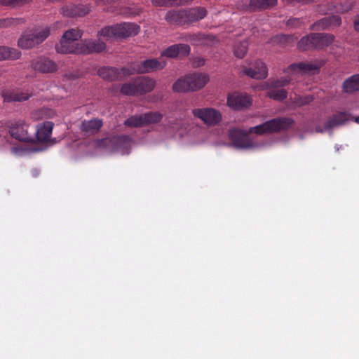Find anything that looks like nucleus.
I'll list each match as a JSON object with an SVG mask.
<instances>
[{
	"label": "nucleus",
	"mask_w": 359,
	"mask_h": 359,
	"mask_svg": "<svg viewBox=\"0 0 359 359\" xmlns=\"http://www.w3.org/2000/svg\"><path fill=\"white\" fill-rule=\"evenodd\" d=\"M132 142L133 140L129 135H118L95 140L93 144L97 148L110 152L118 151L126 154L129 153Z\"/></svg>",
	"instance_id": "nucleus-1"
},
{
	"label": "nucleus",
	"mask_w": 359,
	"mask_h": 359,
	"mask_svg": "<svg viewBox=\"0 0 359 359\" xmlns=\"http://www.w3.org/2000/svg\"><path fill=\"white\" fill-rule=\"evenodd\" d=\"M294 123V121L287 117L276 118L267 121L262 124L251 127L248 133L257 135L278 133L289 128Z\"/></svg>",
	"instance_id": "nucleus-2"
},
{
	"label": "nucleus",
	"mask_w": 359,
	"mask_h": 359,
	"mask_svg": "<svg viewBox=\"0 0 359 359\" xmlns=\"http://www.w3.org/2000/svg\"><path fill=\"white\" fill-rule=\"evenodd\" d=\"M334 39L331 34L313 33L304 36L298 43V48L302 50L310 48L323 49L330 46Z\"/></svg>",
	"instance_id": "nucleus-3"
},
{
	"label": "nucleus",
	"mask_w": 359,
	"mask_h": 359,
	"mask_svg": "<svg viewBox=\"0 0 359 359\" xmlns=\"http://www.w3.org/2000/svg\"><path fill=\"white\" fill-rule=\"evenodd\" d=\"M11 136L19 141L32 142L34 136L30 133V126L23 120L15 121L8 126Z\"/></svg>",
	"instance_id": "nucleus-4"
},
{
	"label": "nucleus",
	"mask_w": 359,
	"mask_h": 359,
	"mask_svg": "<svg viewBox=\"0 0 359 359\" xmlns=\"http://www.w3.org/2000/svg\"><path fill=\"white\" fill-rule=\"evenodd\" d=\"M166 65L165 61H159L158 59H147L142 62H133L129 69L132 72V74H146L157 70L163 69Z\"/></svg>",
	"instance_id": "nucleus-5"
},
{
	"label": "nucleus",
	"mask_w": 359,
	"mask_h": 359,
	"mask_svg": "<svg viewBox=\"0 0 359 359\" xmlns=\"http://www.w3.org/2000/svg\"><path fill=\"white\" fill-rule=\"evenodd\" d=\"M49 35V27H46L36 33L24 34L18 40V46L24 49L32 48L42 43Z\"/></svg>",
	"instance_id": "nucleus-6"
},
{
	"label": "nucleus",
	"mask_w": 359,
	"mask_h": 359,
	"mask_svg": "<svg viewBox=\"0 0 359 359\" xmlns=\"http://www.w3.org/2000/svg\"><path fill=\"white\" fill-rule=\"evenodd\" d=\"M192 113L195 117L200 118L205 124L214 126L222 121V114L219 111L213 108L194 109Z\"/></svg>",
	"instance_id": "nucleus-7"
},
{
	"label": "nucleus",
	"mask_w": 359,
	"mask_h": 359,
	"mask_svg": "<svg viewBox=\"0 0 359 359\" xmlns=\"http://www.w3.org/2000/svg\"><path fill=\"white\" fill-rule=\"evenodd\" d=\"M97 73L104 80L109 81L121 80L132 74L129 68L118 69L112 67H102L99 69Z\"/></svg>",
	"instance_id": "nucleus-8"
},
{
	"label": "nucleus",
	"mask_w": 359,
	"mask_h": 359,
	"mask_svg": "<svg viewBox=\"0 0 359 359\" xmlns=\"http://www.w3.org/2000/svg\"><path fill=\"white\" fill-rule=\"evenodd\" d=\"M229 139L233 145L239 149H250L254 147V143L248 133L239 129H233L229 132Z\"/></svg>",
	"instance_id": "nucleus-9"
},
{
	"label": "nucleus",
	"mask_w": 359,
	"mask_h": 359,
	"mask_svg": "<svg viewBox=\"0 0 359 359\" xmlns=\"http://www.w3.org/2000/svg\"><path fill=\"white\" fill-rule=\"evenodd\" d=\"M252 104L251 97L246 93H233L228 96L227 105L234 110H241Z\"/></svg>",
	"instance_id": "nucleus-10"
},
{
	"label": "nucleus",
	"mask_w": 359,
	"mask_h": 359,
	"mask_svg": "<svg viewBox=\"0 0 359 359\" xmlns=\"http://www.w3.org/2000/svg\"><path fill=\"white\" fill-rule=\"evenodd\" d=\"M322 62L315 63L299 62L290 65L285 72L300 73L302 74H315L319 72L322 67Z\"/></svg>",
	"instance_id": "nucleus-11"
},
{
	"label": "nucleus",
	"mask_w": 359,
	"mask_h": 359,
	"mask_svg": "<svg viewBox=\"0 0 359 359\" xmlns=\"http://www.w3.org/2000/svg\"><path fill=\"white\" fill-rule=\"evenodd\" d=\"M182 39L185 41L191 43L194 46H211L217 41L215 36L202 33L187 34Z\"/></svg>",
	"instance_id": "nucleus-12"
},
{
	"label": "nucleus",
	"mask_w": 359,
	"mask_h": 359,
	"mask_svg": "<svg viewBox=\"0 0 359 359\" xmlns=\"http://www.w3.org/2000/svg\"><path fill=\"white\" fill-rule=\"evenodd\" d=\"M106 48V45L100 39L98 40H85L80 43L79 54H89L92 53H100Z\"/></svg>",
	"instance_id": "nucleus-13"
},
{
	"label": "nucleus",
	"mask_w": 359,
	"mask_h": 359,
	"mask_svg": "<svg viewBox=\"0 0 359 359\" xmlns=\"http://www.w3.org/2000/svg\"><path fill=\"white\" fill-rule=\"evenodd\" d=\"M90 11V8L87 5H70L61 8L62 15L69 18L83 17Z\"/></svg>",
	"instance_id": "nucleus-14"
},
{
	"label": "nucleus",
	"mask_w": 359,
	"mask_h": 359,
	"mask_svg": "<svg viewBox=\"0 0 359 359\" xmlns=\"http://www.w3.org/2000/svg\"><path fill=\"white\" fill-rule=\"evenodd\" d=\"M116 38H126L137 35L140 32V26L135 23L123 22L115 25Z\"/></svg>",
	"instance_id": "nucleus-15"
},
{
	"label": "nucleus",
	"mask_w": 359,
	"mask_h": 359,
	"mask_svg": "<svg viewBox=\"0 0 359 359\" xmlns=\"http://www.w3.org/2000/svg\"><path fill=\"white\" fill-rule=\"evenodd\" d=\"M32 67L41 73H53L57 70V65L47 57H39L33 61Z\"/></svg>",
	"instance_id": "nucleus-16"
},
{
	"label": "nucleus",
	"mask_w": 359,
	"mask_h": 359,
	"mask_svg": "<svg viewBox=\"0 0 359 359\" xmlns=\"http://www.w3.org/2000/svg\"><path fill=\"white\" fill-rule=\"evenodd\" d=\"M190 46L187 44L179 43L168 47L161 53V56L173 58L177 56H187L190 53Z\"/></svg>",
	"instance_id": "nucleus-17"
},
{
	"label": "nucleus",
	"mask_w": 359,
	"mask_h": 359,
	"mask_svg": "<svg viewBox=\"0 0 359 359\" xmlns=\"http://www.w3.org/2000/svg\"><path fill=\"white\" fill-rule=\"evenodd\" d=\"M165 18L170 25H184L188 24L186 9L170 11L166 13Z\"/></svg>",
	"instance_id": "nucleus-18"
},
{
	"label": "nucleus",
	"mask_w": 359,
	"mask_h": 359,
	"mask_svg": "<svg viewBox=\"0 0 359 359\" xmlns=\"http://www.w3.org/2000/svg\"><path fill=\"white\" fill-rule=\"evenodd\" d=\"M54 123L51 121H46L37 126L35 130V135L38 142H47L52 134Z\"/></svg>",
	"instance_id": "nucleus-19"
},
{
	"label": "nucleus",
	"mask_w": 359,
	"mask_h": 359,
	"mask_svg": "<svg viewBox=\"0 0 359 359\" xmlns=\"http://www.w3.org/2000/svg\"><path fill=\"white\" fill-rule=\"evenodd\" d=\"M80 43H74L72 41L67 40V38L62 36L60 43L57 44L55 49L60 53H74L79 54V50Z\"/></svg>",
	"instance_id": "nucleus-20"
},
{
	"label": "nucleus",
	"mask_w": 359,
	"mask_h": 359,
	"mask_svg": "<svg viewBox=\"0 0 359 359\" xmlns=\"http://www.w3.org/2000/svg\"><path fill=\"white\" fill-rule=\"evenodd\" d=\"M341 24V18L339 15H333L325 17L318 20L313 26L316 29L326 30L331 27H339Z\"/></svg>",
	"instance_id": "nucleus-21"
},
{
	"label": "nucleus",
	"mask_w": 359,
	"mask_h": 359,
	"mask_svg": "<svg viewBox=\"0 0 359 359\" xmlns=\"http://www.w3.org/2000/svg\"><path fill=\"white\" fill-rule=\"evenodd\" d=\"M244 72L253 79H262L267 76V68L263 62L257 60L255 62L254 67L245 68Z\"/></svg>",
	"instance_id": "nucleus-22"
},
{
	"label": "nucleus",
	"mask_w": 359,
	"mask_h": 359,
	"mask_svg": "<svg viewBox=\"0 0 359 359\" xmlns=\"http://www.w3.org/2000/svg\"><path fill=\"white\" fill-rule=\"evenodd\" d=\"M138 94L142 95L151 92L155 87V81L146 76H138L135 79Z\"/></svg>",
	"instance_id": "nucleus-23"
},
{
	"label": "nucleus",
	"mask_w": 359,
	"mask_h": 359,
	"mask_svg": "<svg viewBox=\"0 0 359 359\" xmlns=\"http://www.w3.org/2000/svg\"><path fill=\"white\" fill-rule=\"evenodd\" d=\"M188 76L192 88V91H196L201 89L209 81V76L206 74L193 73L188 74Z\"/></svg>",
	"instance_id": "nucleus-24"
},
{
	"label": "nucleus",
	"mask_w": 359,
	"mask_h": 359,
	"mask_svg": "<svg viewBox=\"0 0 359 359\" xmlns=\"http://www.w3.org/2000/svg\"><path fill=\"white\" fill-rule=\"evenodd\" d=\"M350 118V114L346 112H337L329 117L326 121V128L330 130L339 127L346 123Z\"/></svg>",
	"instance_id": "nucleus-25"
},
{
	"label": "nucleus",
	"mask_w": 359,
	"mask_h": 359,
	"mask_svg": "<svg viewBox=\"0 0 359 359\" xmlns=\"http://www.w3.org/2000/svg\"><path fill=\"white\" fill-rule=\"evenodd\" d=\"M277 0H250L246 10L250 12L269 9L277 4Z\"/></svg>",
	"instance_id": "nucleus-26"
},
{
	"label": "nucleus",
	"mask_w": 359,
	"mask_h": 359,
	"mask_svg": "<svg viewBox=\"0 0 359 359\" xmlns=\"http://www.w3.org/2000/svg\"><path fill=\"white\" fill-rule=\"evenodd\" d=\"M103 123L102 120L94 118L91 120H84L81 122V130L90 135L96 133L102 128Z\"/></svg>",
	"instance_id": "nucleus-27"
},
{
	"label": "nucleus",
	"mask_w": 359,
	"mask_h": 359,
	"mask_svg": "<svg viewBox=\"0 0 359 359\" xmlns=\"http://www.w3.org/2000/svg\"><path fill=\"white\" fill-rule=\"evenodd\" d=\"M188 24L199 21L207 15V10L203 7H194L186 10Z\"/></svg>",
	"instance_id": "nucleus-28"
},
{
	"label": "nucleus",
	"mask_w": 359,
	"mask_h": 359,
	"mask_svg": "<svg viewBox=\"0 0 359 359\" xmlns=\"http://www.w3.org/2000/svg\"><path fill=\"white\" fill-rule=\"evenodd\" d=\"M30 94L20 90L7 91L3 97L5 102H22L29 98Z\"/></svg>",
	"instance_id": "nucleus-29"
},
{
	"label": "nucleus",
	"mask_w": 359,
	"mask_h": 359,
	"mask_svg": "<svg viewBox=\"0 0 359 359\" xmlns=\"http://www.w3.org/2000/svg\"><path fill=\"white\" fill-rule=\"evenodd\" d=\"M342 88L345 93L359 91V74L346 79L343 83Z\"/></svg>",
	"instance_id": "nucleus-30"
},
{
	"label": "nucleus",
	"mask_w": 359,
	"mask_h": 359,
	"mask_svg": "<svg viewBox=\"0 0 359 359\" xmlns=\"http://www.w3.org/2000/svg\"><path fill=\"white\" fill-rule=\"evenodd\" d=\"M188 75L178 79L172 85V90L177 93L192 91Z\"/></svg>",
	"instance_id": "nucleus-31"
},
{
	"label": "nucleus",
	"mask_w": 359,
	"mask_h": 359,
	"mask_svg": "<svg viewBox=\"0 0 359 359\" xmlns=\"http://www.w3.org/2000/svg\"><path fill=\"white\" fill-rule=\"evenodd\" d=\"M143 122L144 126H147L151 123H157L160 122L163 118V115L158 112H148L142 114Z\"/></svg>",
	"instance_id": "nucleus-32"
},
{
	"label": "nucleus",
	"mask_w": 359,
	"mask_h": 359,
	"mask_svg": "<svg viewBox=\"0 0 359 359\" xmlns=\"http://www.w3.org/2000/svg\"><path fill=\"white\" fill-rule=\"evenodd\" d=\"M267 94L270 98L277 101H282L285 100L287 95V93L285 90L275 87H271Z\"/></svg>",
	"instance_id": "nucleus-33"
},
{
	"label": "nucleus",
	"mask_w": 359,
	"mask_h": 359,
	"mask_svg": "<svg viewBox=\"0 0 359 359\" xmlns=\"http://www.w3.org/2000/svg\"><path fill=\"white\" fill-rule=\"evenodd\" d=\"M20 53L15 49L6 46H0V60L7 59H16L19 57Z\"/></svg>",
	"instance_id": "nucleus-34"
},
{
	"label": "nucleus",
	"mask_w": 359,
	"mask_h": 359,
	"mask_svg": "<svg viewBox=\"0 0 359 359\" xmlns=\"http://www.w3.org/2000/svg\"><path fill=\"white\" fill-rule=\"evenodd\" d=\"M124 125L130 128H138L144 126L142 115H134L128 118L124 121Z\"/></svg>",
	"instance_id": "nucleus-35"
},
{
	"label": "nucleus",
	"mask_w": 359,
	"mask_h": 359,
	"mask_svg": "<svg viewBox=\"0 0 359 359\" xmlns=\"http://www.w3.org/2000/svg\"><path fill=\"white\" fill-rule=\"evenodd\" d=\"M121 93L126 95H135L138 94L135 79L130 82L123 83L121 88Z\"/></svg>",
	"instance_id": "nucleus-36"
},
{
	"label": "nucleus",
	"mask_w": 359,
	"mask_h": 359,
	"mask_svg": "<svg viewBox=\"0 0 359 359\" xmlns=\"http://www.w3.org/2000/svg\"><path fill=\"white\" fill-rule=\"evenodd\" d=\"M62 36L67 38V40H70L76 43V41L81 38L82 32L79 29H70L66 31Z\"/></svg>",
	"instance_id": "nucleus-37"
},
{
	"label": "nucleus",
	"mask_w": 359,
	"mask_h": 359,
	"mask_svg": "<svg viewBox=\"0 0 359 359\" xmlns=\"http://www.w3.org/2000/svg\"><path fill=\"white\" fill-rule=\"evenodd\" d=\"M248 50V43L245 41H241L234 46V55L238 58H243Z\"/></svg>",
	"instance_id": "nucleus-38"
},
{
	"label": "nucleus",
	"mask_w": 359,
	"mask_h": 359,
	"mask_svg": "<svg viewBox=\"0 0 359 359\" xmlns=\"http://www.w3.org/2000/svg\"><path fill=\"white\" fill-rule=\"evenodd\" d=\"M292 102L297 107L304 106L306 104H309L313 101V97L310 95L306 96H299L295 95V96L292 98L291 97Z\"/></svg>",
	"instance_id": "nucleus-39"
},
{
	"label": "nucleus",
	"mask_w": 359,
	"mask_h": 359,
	"mask_svg": "<svg viewBox=\"0 0 359 359\" xmlns=\"http://www.w3.org/2000/svg\"><path fill=\"white\" fill-rule=\"evenodd\" d=\"M29 1L30 0H0V5L15 8L28 4Z\"/></svg>",
	"instance_id": "nucleus-40"
},
{
	"label": "nucleus",
	"mask_w": 359,
	"mask_h": 359,
	"mask_svg": "<svg viewBox=\"0 0 359 359\" xmlns=\"http://www.w3.org/2000/svg\"><path fill=\"white\" fill-rule=\"evenodd\" d=\"M116 26H108L102 28L100 32L99 35L100 36L110 38V37H116Z\"/></svg>",
	"instance_id": "nucleus-41"
},
{
	"label": "nucleus",
	"mask_w": 359,
	"mask_h": 359,
	"mask_svg": "<svg viewBox=\"0 0 359 359\" xmlns=\"http://www.w3.org/2000/svg\"><path fill=\"white\" fill-rule=\"evenodd\" d=\"M291 81L290 78H282L280 79H276L271 82V87L281 88L287 85Z\"/></svg>",
	"instance_id": "nucleus-42"
},
{
	"label": "nucleus",
	"mask_w": 359,
	"mask_h": 359,
	"mask_svg": "<svg viewBox=\"0 0 359 359\" xmlns=\"http://www.w3.org/2000/svg\"><path fill=\"white\" fill-rule=\"evenodd\" d=\"M19 21L17 18H4L0 19V28L8 27L12 25L16 24Z\"/></svg>",
	"instance_id": "nucleus-43"
},
{
	"label": "nucleus",
	"mask_w": 359,
	"mask_h": 359,
	"mask_svg": "<svg viewBox=\"0 0 359 359\" xmlns=\"http://www.w3.org/2000/svg\"><path fill=\"white\" fill-rule=\"evenodd\" d=\"M151 3L154 6H165L173 4L172 0H151Z\"/></svg>",
	"instance_id": "nucleus-44"
},
{
	"label": "nucleus",
	"mask_w": 359,
	"mask_h": 359,
	"mask_svg": "<svg viewBox=\"0 0 359 359\" xmlns=\"http://www.w3.org/2000/svg\"><path fill=\"white\" fill-rule=\"evenodd\" d=\"M302 24L299 18H290L287 21V25L290 27H298Z\"/></svg>",
	"instance_id": "nucleus-45"
},
{
	"label": "nucleus",
	"mask_w": 359,
	"mask_h": 359,
	"mask_svg": "<svg viewBox=\"0 0 359 359\" xmlns=\"http://www.w3.org/2000/svg\"><path fill=\"white\" fill-rule=\"evenodd\" d=\"M351 8V6L349 4L345 6L340 4L339 7H335V10L337 12H340L342 13L348 12Z\"/></svg>",
	"instance_id": "nucleus-46"
},
{
	"label": "nucleus",
	"mask_w": 359,
	"mask_h": 359,
	"mask_svg": "<svg viewBox=\"0 0 359 359\" xmlns=\"http://www.w3.org/2000/svg\"><path fill=\"white\" fill-rule=\"evenodd\" d=\"M142 12V8H130L128 11L129 15L132 16H136L140 15Z\"/></svg>",
	"instance_id": "nucleus-47"
},
{
	"label": "nucleus",
	"mask_w": 359,
	"mask_h": 359,
	"mask_svg": "<svg viewBox=\"0 0 359 359\" xmlns=\"http://www.w3.org/2000/svg\"><path fill=\"white\" fill-rule=\"evenodd\" d=\"M315 130L316 133H323L327 130H330V128H326V123H325V126L323 127H321L320 126H316L315 128Z\"/></svg>",
	"instance_id": "nucleus-48"
},
{
	"label": "nucleus",
	"mask_w": 359,
	"mask_h": 359,
	"mask_svg": "<svg viewBox=\"0 0 359 359\" xmlns=\"http://www.w3.org/2000/svg\"><path fill=\"white\" fill-rule=\"evenodd\" d=\"M194 64L199 67L205 65V60L203 58L196 57L194 60Z\"/></svg>",
	"instance_id": "nucleus-49"
},
{
	"label": "nucleus",
	"mask_w": 359,
	"mask_h": 359,
	"mask_svg": "<svg viewBox=\"0 0 359 359\" xmlns=\"http://www.w3.org/2000/svg\"><path fill=\"white\" fill-rule=\"evenodd\" d=\"M194 0H172L173 4H185L193 1Z\"/></svg>",
	"instance_id": "nucleus-50"
},
{
	"label": "nucleus",
	"mask_w": 359,
	"mask_h": 359,
	"mask_svg": "<svg viewBox=\"0 0 359 359\" xmlns=\"http://www.w3.org/2000/svg\"><path fill=\"white\" fill-rule=\"evenodd\" d=\"M286 1L287 2H289V3H290V4H293L294 2L302 3V4H308L310 1H311L312 0H286Z\"/></svg>",
	"instance_id": "nucleus-51"
},
{
	"label": "nucleus",
	"mask_w": 359,
	"mask_h": 359,
	"mask_svg": "<svg viewBox=\"0 0 359 359\" xmlns=\"http://www.w3.org/2000/svg\"><path fill=\"white\" fill-rule=\"evenodd\" d=\"M354 28L359 32V17L354 21Z\"/></svg>",
	"instance_id": "nucleus-52"
},
{
	"label": "nucleus",
	"mask_w": 359,
	"mask_h": 359,
	"mask_svg": "<svg viewBox=\"0 0 359 359\" xmlns=\"http://www.w3.org/2000/svg\"><path fill=\"white\" fill-rule=\"evenodd\" d=\"M355 121L357 123H359V116L356 117L355 118Z\"/></svg>",
	"instance_id": "nucleus-53"
},
{
	"label": "nucleus",
	"mask_w": 359,
	"mask_h": 359,
	"mask_svg": "<svg viewBox=\"0 0 359 359\" xmlns=\"http://www.w3.org/2000/svg\"><path fill=\"white\" fill-rule=\"evenodd\" d=\"M285 35H283V36H280V38H285Z\"/></svg>",
	"instance_id": "nucleus-54"
}]
</instances>
